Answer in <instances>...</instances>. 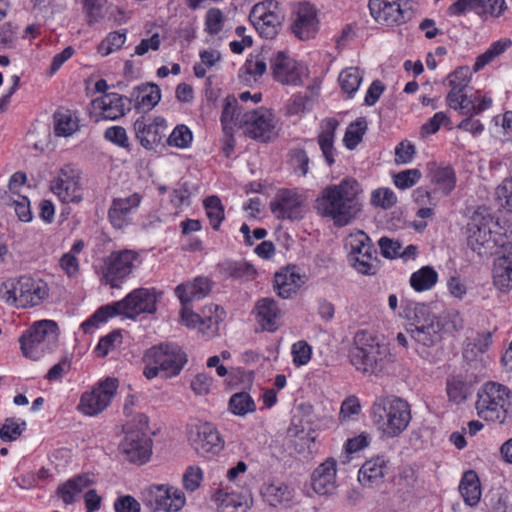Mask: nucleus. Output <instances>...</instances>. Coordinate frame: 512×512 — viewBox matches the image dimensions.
Returning <instances> with one entry per match:
<instances>
[{
  "label": "nucleus",
  "instance_id": "nucleus-1",
  "mask_svg": "<svg viewBox=\"0 0 512 512\" xmlns=\"http://www.w3.org/2000/svg\"><path fill=\"white\" fill-rule=\"evenodd\" d=\"M361 186L354 178H344L339 184L326 186L315 200L319 215L332 219L337 227L350 224L361 212Z\"/></svg>",
  "mask_w": 512,
  "mask_h": 512
},
{
  "label": "nucleus",
  "instance_id": "nucleus-2",
  "mask_svg": "<svg viewBox=\"0 0 512 512\" xmlns=\"http://www.w3.org/2000/svg\"><path fill=\"white\" fill-rule=\"evenodd\" d=\"M155 289L138 288L130 292L123 300L98 308L87 320L81 324L84 333H91L100 324L105 323L115 315L135 318L141 313H154L156 311Z\"/></svg>",
  "mask_w": 512,
  "mask_h": 512
},
{
  "label": "nucleus",
  "instance_id": "nucleus-3",
  "mask_svg": "<svg viewBox=\"0 0 512 512\" xmlns=\"http://www.w3.org/2000/svg\"><path fill=\"white\" fill-rule=\"evenodd\" d=\"M349 359L359 372L376 376L388 370L393 362L388 349L364 330L356 333L354 345L349 351Z\"/></svg>",
  "mask_w": 512,
  "mask_h": 512
},
{
  "label": "nucleus",
  "instance_id": "nucleus-4",
  "mask_svg": "<svg viewBox=\"0 0 512 512\" xmlns=\"http://www.w3.org/2000/svg\"><path fill=\"white\" fill-rule=\"evenodd\" d=\"M371 417L378 428L388 437L399 436L411 421L409 403L396 396L379 397L371 407Z\"/></svg>",
  "mask_w": 512,
  "mask_h": 512
},
{
  "label": "nucleus",
  "instance_id": "nucleus-5",
  "mask_svg": "<svg viewBox=\"0 0 512 512\" xmlns=\"http://www.w3.org/2000/svg\"><path fill=\"white\" fill-rule=\"evenodd\" d=\"M143 360V374L147 379L155 378L160 372L166 378L177 376L188 361L186 353L174 343H161L149 348Z\"/></svg>",
  "mask_w": 512,
  "mask_h": 512
},
{
  "label": "nucleus",
  "instance_id": "nucleus-6",
  "mask_svg": "<svg viewBox=\"0 0 512 512\" xmlns=\"http://www.w3.org/2000/svg\"><path fill=\"white\" fill-rule=\"evenodd\" d=\"M405 313L408 319L406 332L417 344L429 348L441 341L443 324L431 313L428 306L413 303L407 307Z\"/></svg>",
  "mask_w": 512,
  "mask_h": 512
},
{
  "label": "nucleus",
  "instance_id": "nucleus-7",
  "mask_svg": "<svg viewBox=\"0 0 512 512\" xmlns=\"http://www.w3.org/2000/svg\"><path fill=\"white\" fill-rule=\"evenodd\" d=\"M511 404L512 396L508 387L497 382H487L477 392L475 408L483 420L502 424Z\"/></svg>",
  "mask_w": 512,
  "mask_h": 512
},
{
  "label": "nucleus",
  "instance_id": "nucleus-8",
  "mask_svg": "<svg viewBox=\"0 0 512 512\" xmlns=\"http://www.w3.org/2000/svg\"><path fill=\"white\" fill-rule=\"evenodd\" d=\"M125 437L120 444L121 451L127 459L136 464L146 463L151 455L152 441L148 432V417L144 414H138L132 422L124 427Z\"/></svg>",
  "mask_w": 512,
  "mask_h": 512
},
{
  "label": "nucleus",
  "instance_id": "nucleus-9",
  "mask_svg": "<svg viewBox=\"0 0 512 512\" xmlns=\"http://www.w3.org/2000/svg\"><path fill=\"white\" fill-rule=\"evenodd\" d=\"M50 189L63 203H80L83 200L81 170L73 164L63 165L51 181Z\"/></svg>",
  "mask_w": 512,
  "mask_h": 512
},
{
  "label": "nucleus",
  "instance_id": "nucleus-10",
  "mask_svg": "<svg viewBox=\"0 0 512 512\" xmlns=\"http://www.w3.org/2000/svg\"><path fill=\"white\" fill-rule=\"evenodd\" d=\"M187 434L191 447L201 457L212 458L224 448V440L211 423L200 422L191 425Z\"/></svg>",
  "mask_w": 512,
  "mask_h": 512
},
{
  "label": "nucleus",
  "instance_id": "nucleus-11",
  "mask_svg": "<svg viewBox=\"0 0 512 512\" xmlns=\"http://www.w3.org/2000/svg\"><path fill=\"white\" fill-rule=\"evenodd\" d=\"M368 7L373 19L387 27L403 24L413 15L410 0H369Z\"/></svg>",
  "mask_w": 512,
  "mask_h": 512
},
{
  "label": "nucleus",
  "instance_id": "nucleus-12",
  "mask_svg": "<svg viewBox=\"0 0 512 512\" xmlns=\"http://www.w3.org/2000/svg\"><path fill=\"white\" fill-rule=\"evenodd\" d=\"M348 244L351 248L350 261L355 269L364 275H374L377 269V253L368 235L363 231L351 234Z\"/></svg>",
  "mask_w": 512,
  "mask_h": 512
},
{
  "label": "nucleus",
  "instance_id": "nucleus-13",
  "mask_svg": "<svg viewBox=\"0 0 512 512\" xmlns=\"http://www.w3.org/2000/svg\"><path fill=\"white\" fill-rule=\"evenodd\" d=\"M240 124H244L245 134L248 137L260 142H269L278 135L273 114L264 108L245 112Z\"/></svg>",
  "mask_w": 512,
  "mask_h": 512
},
{
  "label": "nucleus",
  "instance_id": "nucleus-14",
  "mask_svg": "<svg viewBox=\"0 0 512 512\" xmlns=\"http://www.w3.org/2000/svg\"><path fill=\"white\" fill-rule=\"evenodd\" d=\"M249 19L261 36L272 39L278 33L283 16L278 10V2L266 0L253 6Z\"/></svg>",
  "mask_w": 512,
  "mask_h": 512
},
{
  "label": "nucleus",
  "instance_id": "nucleus-15",
  "mask_svg": "<svg viewBox=\"0 0 512 512\" xmlns=\"http://www.w3.org/2000/svg\"><path fill=\"white\" fill-rule=\"evenodd\" d=\"M139 255L133 250H122L111 253L105 260L102 268L103 278L111 287L119 284L132 272Z\"/></svg>",
  "mask_w": 512,
  "mask_h": 512
},
{
  "label": "nucleus",
  "instance_id": "nucleus-16",
  "mask_svg": "<svg viewBox=\"0 0 512 512\" xmlns=\"http://www.w3.org/2000/svg\"><path fill=\"white\" fill-rule=\"evenodd\" d=\"M142 200L143 195L138 192L114 197L107 215L112 227L121 230L130 225L133 215L137 212Z\"/></svg>",
  "mask_w": 512,
  "mask_h": 512
},
{
  "label": "nucleus",
  "instance_id": "nucleus-17",
  "mask_svg": "<svg viewBox=\"0 0 512 512\" xmlns=\"http://www.w3.org/2000/svg\"><path fill=\"white\" fill-rule=\"evenodd\" d=\"M305 199L302 195L291 189H280L270 202L273 215L279 219L291 221L300 220L305 213Z\"/></svg>",
  "mask_w": 512,
  "mask_h": 512
},
{
  "label": "nucleus",
  "instance_id": "nucleus-18",
  "mask_svg": "<svg viewBox=\"0 0 512 512\" xmlns=\"http://www.w3.org/2000/svg\"><path fill=\"white\" fill-rule=\"evenodd\" d=\"M118 380L107 378L91 392H85L78 405V409L88 416H95L101 413L110 404L112 397L116 394Z\"/></svg>",
  "mask_w": 512,
  "mask_h": 512
},
{
  "label": "nucleus",
  "instance_id": "nucleus-19",
  "mask_svg": "<svg viewBox=\"0 0 512 512\" xmlns=\"http://www.w3.org/2000/svg\"><path fill=\"white\" fill-rule=\"evenodd\" d=\"M270 69L275 81L282 85L298 86L302 84L300 65L285 51H271Z\"/></svg>",
  "mask_w": 512,
  "mask_h": 512
},
{
  "label": "nucleus",
  "instance_id": "nucleus-20",
  "mask_svg": "<svg viewBox=\"0 0 512 512\" xmlns=\"http://www.w3.org/2000/svg\"><path fill=\"white\" fill-rule=\"evenodd\" d=\"M291 30L292 33L302 41L316 37L319 31V19L317 10L312 4L307 2L298 4L294 10Z\"/></svg>",
  "mask_w": 512,
  "mask_h": 512
},
{
  "label": "nucleus",
  "instance_id": "nucleus-21",
  "mask_svg": "<svg viewBox=\"0 0 512 512\" xmlns=\"http://www.w3.org/2000/svg\"><path fill=\"white\" fill-rule=\"evenodd\" d=\"M165 129L166 121L162 117L150 119L141 116L134 122L136 138L141 146L147 150H151L161 143L165 136Z\"/></svg>",
  "mask_w": 512,
  "mask_h": 512
},
{
  "label": "nucleus",
  "instance_id": "nucleus-22",
  "mask_svg": "<svg viewBox=\"0 0 512 512\" xmlns=\"http://www.w3.org/2000/svg\"><path fill=\"white\" fill-rule=\"evenodd\" d=\"M489 221L482 217L474 216L468 224L467 245L479 256L487 255L493 248L492 233Z\"/></svg>",
  "mask_w": 512,
  "mask_h": 512
},
{
  "label": "nucleus",
  "instance_id": "nucleus-23",
  "mask_svg": "<svg viewBox=\"0 0 512 512\" xmlns=\"http://www.w3.org/2000/svg\"><path fill=\"white\" fill-rule=\"evenodd\" d=\"M492 272L497 289L502 292L512 289V243L503 244L502 253L495 259Z\"/></svg>",
  "mask_w": 512,
  "mask_h": 512
},
{
  "label": "nucleus",
  "instance_id": "nucleus-24",
  "mask_svg": "<svg viewBox=\"0 0 512 512\" xmlns=\"http://www.w3.org/2000/svg\"><path fill=\"white\" fill-rule=\"evenodd\" d=\"M303 284L304 281L295 266L284 267L274 275L273 288L282 299L293 297Z\"/></svg>",
  "mask_w": 512,
  "mask_h": 512
},
{
  "label": "nucleus",
  "instance_id": "nucleus-25",
  "mask_svg": "<svg viewBox=\"0 0 512 512\" xmlns=\"http://www.w3.org/2000/svg\"><path fill=\"white\" fill-rule=\"evenodd\" d=\"M336 466L334 459L329 458L319 465L312 475L313 490L319 495H332L337 489Z\"/></svg>",
  "mask_w": 512,
  "mask_h": 512
},
{
  "label": "nucleus",
  "instance_id": "nucleus-26",
  "mask_svg": "<svg viewBox=\"0 0 512 512\" xmlns=\"http://www.w3.org/2000/svg\"><path fill=\"white\" fill-rule=\"evenodd\" d=\"M212 281L208 277L199 276L191 282L178 285L175 294L182 305L189 304L193 300H199L207 296L212 289Z\"/></svg>",
  "mask_w": 512,
  "mask_h": 512
},
{
  "label": "nucleus",
  "instance_id": "nucleus-27",
  "mask_svg": "<svg viewBox=\"0 0 512 512\" xmlns=\"http://www.w3.org/2000/svg\"><path fill=\"white\" fill-rule=\"evenodd\" d=\"M125 100L129 101L127 97L118 93H109L94 99L91 105L94 109L102 111L103 119L116 120L125 115Z\"/></svg>",
  "mask_w": 512,
  "mask_h": 512
},
{
  "label": "nucleus",
  "instance_id": "nucleus-28",
  "mask_svg": "<svg viewBox=\"0 0 512 512\" xmlns=\"http://www.w3.org/2000/svg\"><path fill=\"white\" fill-rule=\"evenodd\" d=\"M54 132L59 137L72 136L79 130V117L76 111L60 107L53 115Z\"/></svg>",
  "mask_w": 512,
  "mask_h": 512
},
{
  "label": "nucleus",
  "instance_id": "nucleus-29",
  "mask_svg": "<svg viewBox=\"0 0 512 512\" xmlns=\"http://www.w3.org/2000/svg\"><path fill=\"white\" fill-rule=\"evenodd\" d=\"M93 479L89 474L76 475L68 479L57 489V495L65 504H71L76 501V497L86 488L93 484Z\"/></svg>",
  "mask_w": 512,
  "mask_h": 512
},
{
  "label": "nucleus",
  "instance_id": "nucleus-30",
  "mask_svg": "<svg viewBox=\"0 0 512 512\" xmlns=\"http://www.w3.org/2000/svg\"><path fill=\"white\" fill-rule=\"evenodd\" d=\"M131 97L135 100V108L143 111H150L161 99L160 88L154 83H146L138 86L132 92Z\"/></svg>",
  "mask_w": 512,
  "mask_h": 512
},
{
  "label": "nucleus",
  "instance_id": "nucleus-31",
  "mask_svg": "<svg viewBox=\"0 0 512 512\" xmlns=\"http://www.w3.org/2000/svg\"><path fill=\"white\" fill-rule=\"evenodd\" d=\"M256 312L258 323L264 330L273 332L277 329V319L280 311L274 299H260L256 304Z\"/></svg>",
  "mask_w": 512,
  "mask_h": 512
},
{
  "label": "nucleus",
  "instance_id": "nucleus-32",
  "mask_svg": "<svg viewBox=\"0 0 512 512\" xmlns=\"http://www.w3.org/2000/svg\"><path fill=\"white\" fill-rule=\"evenodd\" d=\"M339 122L335 118H327L321 122V132L318 135V144L329 166L334 163V137Z\"/></svg>",
  "mask_w": 512,
  "mask_h": 512
},
{
  "label": "nucleus",
  "instance_id": "nucleus-33",
  "mask_svg": "<svg viewBox=\"0 0 512 512\" xmlns=\"http://www.w3.org/2000/svg\"><path fill=\"white\" fill-rule=\"evenodd\" d=\"M459 491L467 505L473 507L479 503L481 498V485L478 475L474 470H468L463 474Z\"/></svg>",
  "mask_w": 512,
  "mask_h": 512
},
{
  "label": "nucleus",
  "instance_id": "nucleus-34",
  "mask_svg": "<svg viewBox=\"0 0 512 512\" xmlns=\"http://www.w3.org/2000/svg\"><path fill=\"white\" fill-rule=\"evenodd\" d=\"M20 288L14 286L13 281H6L0 286V298L16 307H27L32 305V293L30 290L23 291V284L18 283Z\"/></svg>",
  "mask_w": 512,
  "mask_h": 512
},
{
  "label": "nucleus",
  "instance_id": "nucleus-35",
  "mask_svg": "<svg viewBox=\"0 0 512 512\" xmlns=\"http://www.w3.org/2000/svg\"><path fill=\"white\" fill-rule=\"evenodd\" d=\"M386 461L383 457H376L366 461L359 470L358 479L366 485H378L385 475Z\"/></svg>",
  "mask_w": 512,
  "mask_h": 512
},
{
  "label": "nucleus",
  "instance_id": "nucleus-36",
  "mask_svg": "<svg viewBox=\"0 0 512 512\" xmlns=\"http://www.w3.org/2000/svg\"><path fill=\"white\" fill-rule=\"evenodd\" d=\"M218 270L226 278L241 281H249L256 276V270L253 265L244 261H223L218 265Z\"/></svg>",
  "mask_w": 512,
  "mask_h": 512
},
{
  "label": "nucleus",
  "instance_id": "nucleus-37",
  "mask_svg": "<svg viewBox=\"0 0 512 512\" xmlns=\"http://www.w3.org/2000/svg\"><path fill=\"white\" fill-rule=\"evenodd\" d=\"M169 486L167 485H151L143 493V502L154 512H168L169 505Z\"/></svg>",
  "mask_w": 512,
  "mask_h": 512
},
{
  "label": "nucleus",
  "instance_id": "nucleus-38",
  "mask_svg": "<svg viewBox=\"0 0 512 512\" xmlns=\"http://www.w3.org/2000/svg\"><path fill=\"white\" fill-rule=\"evenodd\" d=\"M433 191L444 196L449 195L456 186V174L451 166L437 167L431 173Z\"/></svg>",
  "mask_w": 512,
  "mask_h": 512
},
{
  "label": "nucleus",
  "instance_id": "nucleus-39",
  "mask_svg": "<svg viewBox=\"0 0 512 512\" xmlns=\"http://www.w3.org/2000/svg\"><path fill=\"white\" fill-rule=\"evenodd\" d=\"M59 336L58 324L53 320H39L34 322V350L37 345L46 343L51 350L50 344L55 343Z\"/></svg>",
  "mask_w": 512,
  "mask_h": 512
},
{
  "label": "nucleus",
  "instance_id": "nucleus-40",
  "mask_svg": "<svg viewBox=\"0 0 512 512\" xmlns=\"http://www.w3.org/2000/svg\"><path fill=\"white\" fill-rule=\"evenodd\" d=\"M237 99L229 95L224 100L223 110L221 114V123L225 135H231L233 125L240 124L241 112Z\"/></svg>",
  "mask_w": 512,
  "mask_h": 512
},
{
  "label": "nucleus",
  "instance_id": "nucleus-41",
  "mask_svg": "<svg viewBox=\"0 0 512 512\" xmlns=\"http://www.w3.org/2000/svg\"><path fill=\"white\" fill-rule=\"evenodd\" d=\"M438 280V274L431 266H424L414 272L410 277L411 287L417 291H425L431 289Z\"/></svg>",
  "mask_w": 512,
  "mask_h": 512
},
{
  "label": "nucleus",
  "instance_id": "nucleus-42",
  "mask_svg": "<svg viewBox=\"0 0 512 512\" xmlns=\"http://www.w3.org/2000/svg\"><path fill=\"white\" fill-rule=\"evenodd\" d=\"M367 130V121L364 117L350 123L344 134L343 142L347 149L353 150L362 141Z\"/></svg>",
  "mask_w": 512,
  "mask_h": 512
},
{
  "label": "nucleus",
  "instance_id": "nucleus-43",
  "mask_svg": "<svg viewBox=\"0 0 512 512\" xmlns=\"http://www.w3.org/2000/svg\"><path fill=\"white\" fill-rule=\"evenodd\" d=\"M511 45L510 40H499L493 42L490 47L482 54H480L474 63L473 70L475 72L480 71L486 65L491 63L496 57L505 52V50Z\"/></svg>",
  "mask_w": 512,
  "mask_h": 512
},
{
  "label": "nucleus",
  "instance_id": "nucleus-44",
  "mask_svg": "<svg viewBox=\"0 0 512 512\" xmlns=\"http://www.w3.org/2000/svg\"><path fill=\"white\" fill-rule=\"evenodd\" d=\"M362 79L363 72L357 67L344 69L338 77L341 89L348 95H353L358 90Z\"/></svg>",
  "mask_w": 512,
  "mask_h": 512
},
{
  "label": "nucleus",
  "instance_id": "nucleus-45",
  "mask_svg": "<svg viewBox=\"0 0 512 512\" xmlns=\"http://www.w3.org/2000/svg\"><path fill=\"white\" fill-rule=\"evenodd\" d=\"M204 207L206 215L209 219L210 225L214 230H219L222 221L225 218L224 207L218 196H208L204 200Z\"/></svg>",
  "mask_w": 512,
  "mask_h": 512
},
{
  "label": "nucleus",
  "instance_id": "nucleus-46",
  "mask_svg": "<svg viewBox=\"0 0 512 512\" xmlns=\"http://www.w3.org/2000/svg\"><path fill=\"white\" fill-rule=\"evenodd\" d=\"M231 412L238 416H244L247 413L254 412L256 409L252 397L246 392L235 393L229 400Z\"/></svg>",
  "mask_w": 512,
  "mask_h": 512
},
{
  "label": "nucleus",
  "instance_id": "nucleus-47",
  "mask_svg": "<svg viewBox=\"0 0 512 512\" xmlns=\"http://www.w3.org/2000/svg\"><path fill=\"white\" fill-rule=\"evenodd\" d=\"M126 34L127 31L125 29L109 33L98 45V53L102 56H108L112 52L120 49L125 43Z\"/></svg>",
  "mask_w": 512,
  "mask_h": 512
},
{
  "label": "nucleus",
  "instance_id": "nucleus-48",
  "mask_svg": "<svg viewBox=\"0 0 512 512\" xmlns=\"http://www.w3.org/2000/svg\"><path fill=\"white\" fill-rule=\"evenodd\" d=\"M271 51L270 48H263L260 55L247 59L244 64L246 73L254 77L262 76L267 70L266 57L269 58Z\"/></svg>",
  "mask_w": 512,
  "mask_h": 512
},
{
  "label": "nucleus",
  "instance_id": "nucleus-49",
  "mask_svg": "<svg viewBox=\"0 0 512 512\" xmlns=\"http://www.w3.org/2000/svg\"><path fill=\"white\" fill-rule=\"evenodd\" d=\"M447 394L451 401L461 403L470 394V385L464 380L454 377L447 382Z\"/></svg>",
  "mask_w": 512,
  "mask_h": 512
},
{
  "label": "nucleus",
  "instance_id": "nucleus-50",
  "mask_svg": "<svg viewBox=\"0 0 512 512\" xmlns=\"http://www.w3.org/2000/svg\"><path fill=\"white\" fill-rule=\"evenodd\" d=\"M26 423L19 419L7 418L0 426V438L2 441L9 442L16 440L25 430Z\"/></svg>",
  "mask_w": 512,
  "mask_h": 512
},
{
  "label": "nucleus",
  "instance_id": "nucleus-51",
  "mask_svg": "<svg viewBox=\"0 0 512 512\" xmlns=\"http://www.w3.org/2000/svg\"><path fill=\"white\" fill-rule=\"evenodd\" d=\"M371 204L384 210L390 209L397 202L395 193L389 188H379L371 194Z\"/></svg>",
  "mask_w": 512,
  "mask_h": 512
},
{
  "label": "nucleus",
  "instance_id": "nucleus-52",
  "mask_svg": "<svg viewBox=\"0 0 512 512\" xmlns=\"http://www.w3.org/2000/svg\"><path fill=\"white\" fill-rule=\"evenodd\" d=\"M492 335L493 332L491 331H484L481 333H478L476 338L474 339L473 344H468L467 347L464 349L463 357L465 359L470 360V353H473L474 349H477V351L481 354L485 353L492 344Z\"/></svg>",
  "mask_w": 512,
  "mask_h": 512
},
{
  "label": "nucleus",
  "instance_id": "nucleus-53",
  "mask_svg": "<svg viewBox=\"0 0 512 512\" xmlns=\"http://www.w3.org/2000/svg\"><path fill=\"white\" fill-rule=\"evenodd\" d=\"M11 202L20 221L30 222L32 220L31 204L28 195L12 196Z\"/></svg>",
  "mask_w": 512,
  "mask_h": 512
},
{
  "label": "nucleus",
  "instance_id": "nucleus-54",
  "mask_svg": "<svg viewBox=\"0 0 512 512\" xmlns=\"http://www.w3.org/2000/svg\"><path fill=\"white\" fill-rule=\"evenodd\" d=\"M192 132L185 125H178L172 131L168 138V144L171 146L186 148L192 142Z\"/></svg>",
  "mask_w": 512,
  "mask_h": 512
},
{
  "label": "nucleus",
  "instance_id": "nucleus-55",
  "mask_svg": "<svg viewBox=\"0 0 512 512\" xmlns=\"http://www.w3.org/2000/svg\"><path fill=\"white\" fill-rule=\"evenodd\" d=\"M421 172L418 169H407L393 176L394 184L399 189H408L414 186L421 178Z\"/></svg>",
  "mask_w": 512,
  "mask_h": 512
},
{
  "label": "nucleus",
  "instance_id": "nucleus-56",
  "mask_svg": "<svg viewBox=\"0 0 512 512\" xmlns=\"http://www.w3.org/2000/svg\"><path fill=\"white\" fill-rule=\"evenodd\" d=\"M122 343V335L119 330H114L108 335L102 337L96 347V352L100 357H105L108 352Z\"/></svg>",
  "mask_w": 512,
  "mask_h": 512
},
{
  "label": "nucleus",
  "instance_id": "nucleus-57",
  "mask_svg": "<svg viewBox=\"0 0 512 512\" xmlns=\"http://www.w3.org/2000/svg\"><path fill=\"white\" fill-rule=\"evenodd\" d=\"M106 0H84V10L87 14L88 24L98 22L104 17Z\"/></svg>",
  "mask_w": 512,
  "mask_h": 512
},
{
  "label": "nucleus",
  "instance_id": "nucleus-58",
  "mask_svg": "<svg viewBox=\"0 0 512 512\" xmlns=\"http://www.w3.org/2000/svg\"><path fill=\"white\" fill-rule=\"evenodd\" d=\"M499 205L512 213V178L504 179L496 189Z\"/></svg>",
  "mask_w": 512,
  "mask_h": 512
},
{
  "label": "nucleus",
  "instance_id": "nucleus-59",
  "mask_svg": "<svg viewBox=\"0 0 512 512\" xmlns=\"http://www.w3.org/2000/svg\"><path fill=\"white\" fill-rule=\"evenodd\" d=\"M290 161L293 169L301 176H305L309 171V158L304 149L296 148L290 152Z\"/></svg>",
  "mask_w": 512,
  "mask_h": 512
},
{
  "label": "nucleus",
  "instance_id": "nucleus-60",
  "mask_svg": "<svg viewBox=\"0 0 512 512\" xmlns=\"http://www.w3.org/2000/svg\"><path fill=\"white\" fill-rule=\"evenodd\" d=\"M311 347L306 341H298L292 346L293 363L296 366L307 364L311 359Z\"/></svg>",
  "mask_w": 512,
  "mask_h": 512
},
{
  "label": "nucleus",
  "instance_id": "nucleus-61",
  "mask_svg": "<svg viewBox=\"0 0 512 512\" xmlns=\"http://www.w3.org/2000/svg\"><path fill=\"white\" fill-rule=\"evenodd\" d=\"M203 479V473L198 466H189L183 474V485L186 490L195 491Z\"/></svg>",
  "mask_w": 512,
  "mask_h": 512
},
{
  "label": "nucleus",
  "instance_id": "nucleus-62",
  "mask_svg": "<svg viewBox=\"0 0 512 512\" xmlns=\"http://www.w3.org/2000/svg\"><path fill=\"white\" fill-rule=\"evenodd\" d=\"M104 137L119 147L127 148L129 146L126 130L122 126L109 127L106 129Z\"/></svg>",
  "mask_w": 512,
  "mask_h": 512
},
{
  "label": "nucleus",
  "instance_id": "nucleus-63",
  "mask_svg": "<svg viewBox=\"0 0 512 512\" xmlns=\"http://www.w3.org/2000/svg\"><path fill=\"white\" fill-rule=\"evenodd\" d=\"M449 122V117L445 112H437L421 127L422 135L435 134L441 127Z\"/></svg>",
  "mask_w": 512,
  "mask_h": 512
},
{
  "label": "nucleus",
  "instance_id": "nucleus-64",
  "mask_svg": "<svg viewBox=\"0 0 512 512\" xmlns=\"http://www.w3.org/2000/svg\"><path fill=\"white\" fill-rule=\"evenodd\" d=\"M116 512H140V503L130 495L118 497L114 502Z\"/></svg>",
  "mask_w": 512,
  "mask_h": 512
}]
</instances>
